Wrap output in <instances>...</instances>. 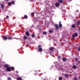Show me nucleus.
<instances>
[{
  "label": "nucleus",
  "instance_id": "1",
  "mask_svg": "<svg viewBox=\"0 0 80 80\" xmlns=\"http://www.w3.org/2000/svg\"><path fill=\"white\" fill-rule=\"evenodd\" d=\"M54 26L55 27H56V30H58L59 29V27L58 26V25L55 24Z\"/></svg>",
  "mask_w": 80,
  "mask_h": 80
},
{
  "label": "nucleus",
  "instance_id": "2",
  "mask_svg": "<svg viewBox=\"0 0 80 80\" xmlns=\"http://www.w3.org/2000/svg\"><path fill=\"white\" fill-rule=\"evenodd\" d=\"M6 70L8 72H10L11 71V68L10 67H8L7 68Z\"/></svg>",
  "mask_w": 80,
  "mask_h": 80
},
{
  "label": "nucleus",
  "instance_id": "3",
  "mask_svg": "<svg viewBox=\"0 0 80 80\" xmlns=\"http://www.w3.org/2000/svg\"><path fill=\"white\" fill-rule=\"evenodd\" d=\"M26 35L27 36H28V37H29V32H28V31H27L26 32Z\"/></svg>",
  "mask_w": 80,
  "mask_h": 80
},
{
  "label": "nucleus",
  "instance_id": "4",
  "mask_svg": "<svg viewBox=\"0 0 80 80\" xmlns=\"http://www.w3.org/2000/svg\"><path fill=\"white\" fill-rule=\"evenodd\" d=\"M74 35H73L72 36V37H73V38L75 37H75H77V36H78V34H77V33H75L74 34Z\"/></svg>",
  "mask_w": 80,
  "mask_h": 80
},
{
  "label": "nucleus",
  "instance_id": "5",
  "mask_svg": "<svg viewBox=\"0 0 80 80\" xmlns=\"http://www.w3.org/2000/svg\"><path fill=\"white\" fill-rule=\"evenodd\" d=\"M62 60L64 62H65L67 60V58H62Z\"/></svg>",
  "mask_w": 80,
  "mask_h": 80
},
{
  "label": "nucleus",
  "instance_id": "6",
  "mask_svg": "<svg viewBox=\"0 0 80 80\" xmlns=\"http://www.w3.org/2000/svg\"><path fill=\"white\" fill-rule=\"evenodd\" d=\"M1 6L2 9V10H3V8H4V6L3 5V4H1Z\"/></svg>",
  "mask_w": 80,
  "mask_h": 80
},
{
  "label": "nucleus",
  "instance_id": "7",
  "mask_svg": "<svg viewBox=\"0 0 80 80\" xmlns=\"http://www.w3.org/2000/svg\"><path fill=\"white\" fill-rule=\"evenodd\" d=\"M54 49V48L52 47L50 48V50H51V51H53Z\"/></svg>",
  "mask_w": 80,
  "mask_h": 80
},
{
  "label": "nucleus",
  "instance_id": "8",
  "mask_svg": "<svg viewBox=\"0 0 80 80\" xmlns=\"http://www.w3.org/2000/svg\"><path fill=\"white\" fill-rule=\"evenodd\" d=\"M9 66L8 64H5L4 65V67H5V68H8V67Z\"/></svg>",
  "mask_w": 80,
  "mask_h": 80
},
{
  "label": "nucleus",
  "instance_id": "9",
  "mask_svg": "<svg viewBox=\"0 0 80 80\" xmlns=\"http://www.w3.org/2000/svg\"><path fill=\"white\" fill-rule=\"evenodd\" d=\"M63 2V1L62 0H58V3H62Z\"/></svg>",
  "mask_w": 80,
  "mask_h": 80
},
{
  "label": "nucleus",
  "instance_id": "10",
  "mask_svg": "<svg viewBox=\"0 0 80 80\" xmlns=\"http://www.w3.org/2000/svg\"><path fill=\"white\" fill-rule=\"evenodd\" d=\"M22 79L21 77H18L17 78V80H22Z\"/></svg>",
  "mask_w": 80,
  "mask_h": 80
},
{
  "label": "nucleus",
  "instance_id": "11",
  "mask_svg": "<svg viewBox=\"0 0 80 80\" xmlns=\"http://www.w3.org/2000/svg\"><path fill=\"white\" fill-rule=\"evenodd\" d=\"M8 38L6 36H4L3 37V39L4 40H6Z\"/></svg>",
  "mask_w": 80,
  "mask_h": 80
},
{
  "label": "nucleus",
  "instance_id": "12",
  "mask_svg": "<svg viewBox=\"0 0 80 80\" xmlns=\"http://www.w3.org/2000/svg\"><path fill=\"white\" fill-rule=\"evenodd\" d=\"M80 23V21H78L77 22V23L76 24L77 25H79Z\"/></svg>",
  "mask_w": 80,
  "mask_h": 80
},
{
  "label": "nucleus",
  "instance_id": "13",
  "mask_svg": "<svg viewBox=\"0 0 80 80\" xmlns=\"http://www.w3.org/2000/svg\"><path fill=\"white\" fill-rule=\"evenodd\" d=\"M55 5L56 7H58L59 6V4L58 3H55Z\"/></svg>",
  "mask_w": 80,
  "mask_h": 80
},
{
  "label": "nucleus",
  "instance_id": "14",
  "mask_svg": "<svg viewBox=\"0 0 80 80\" xmlns=\"http://www.w3.org/2000/svg\"><path fill=\"white\" fill-rule=\"evenodd\" d=\"M28 17L27 15H25L24 16V18H25V19H27V18Z\"/></svg>",
  "mask_w": 80,
  "mask_h": 80
},
{
  "label": "nucleus",
  "instance_id": "15",
  "mask_svg": "<svg viewBox=\"0 0 80 80\" xmlns=\"http://www.w3.org/2000/svg\"><path fill=\"white\" fill-rule=\"evenodd\" d=\"M23 38L24 40H27V37L26 36H24L23 37Z\"/></svg>",
  "mask_w": 80,
  "mask_h": 80
},
{
  "label": "nucleus",
  "instance_id": "16",
  "mask_svg": "<svg viewBox=\"0 0 80 80\" xmlns=\"http://www.w3.org/2000/svg\"><path fill=\"white\" fill-rule=\"evenodd\" d=\"M72 68L74 69H75L77 68V66L75 65L73 66Z\"/></svg>",
  "mask_w": 80,
  "mask_h": 80
},
{
  "label": "nucleus",
  "instance_id": "17",
  "mask_svg": "<svg viewBox=\"0 0 80 80\" xmlns=\"http://www.w3.org/2000/svg\"><path fill=\"white\" fill-rule=\"evenodd\" d=\"M38 51L39 52H42V48H39L38 49Z\"/></svg>",
  "mask_w": 80,
  "mask_h": 80
},
{
  "label": "nucleus",
  "instance_id": "18",
  "mask_svg": "<svg viewBox=\"0 0 80 80\" xmlns=\"http://www.w3.org/2000/svg\"><path fill=\"white\" fill-rule=\"evenodd\" d=\"M64 76L65 77H68V74H66L64 75Z\"/></svg>",
  "mask_w": 80,
  "mask_h": 80
},
{
  "label": "nucleus",
  "instance_id": "19",
  "mask_svg": "<svg viewBox=\"0 0 80 80\" xmlns=\"http://www.w3.org/2000/svg\"><path fill=\"white\" fill-rule=\"evenodd\" d=\"M59 26L60 28H61V27H62V25L61 24H59Z\"/></svg>",
  "mask_w": 80,
  "mask_h": 80
},
{
  "label": "nucleus",
  "instance_id": "20",
  "mask_svg": "<svg viewBox=\"0 0 80 80\" xmlns=\"http://www.w3.org/2000/svg\"><path fill=\"white\" fill-rule=\"evenodd\" d=\"M11 4H12V3L10 2H9L8 3V6H10Z\"/></svg>",
  "mask_w": 80,
  "mask_h": 80
},
{
  "label": "nucleus",
  "instance_id": "21",
  "mask_svg": "<svg viewBox=\"0 0 80 80\" xmlns=\"http://www.w3.org/2000/svg\"><path fill=\"white\" fill-rule=\"evenodd\" d=\"M31 37H32V38H34L35 37V34H32L31 35Z\"/></svg>",
  "mask_w": 80,
  "mask_h": 80
},
{
  "label": "nucleus",
  "instance_id": "22",
  "mask_svg": "<svg viewBox=\"0 0 80 80\" xmlns=\"http://www.w3.org/2000/svg\"><path fill=\"white\" fill-rule=\"evenodd\" d=\"M72 28H74L75 27V24H73L72 25Z\"/></svg>",
  "mask_w": 80,
  "mask_h": 80
},
{
  "label": "nucleus",
  "instance_id": "23",
  "mask_svg": "<svg viewBox=\"0 0 80 80\" xmlns=\"http://www.w3.org/2000/svg\"><path fill=\"white\" fill-rule=\"evenodd\" d=\"M11 68L12 69V70H14V69H15V68H14V67H12Z\"/></svg>",
  "mask_w": 80,
  "mask_h": 80
},
{
  "label": "nucleus",
  "instance_id": "24",
  "mask_svg": "<svg viewBox=\"0 0 80 80\" xmlns=\"http://www.w3.org/2000/svg\"><path fill=\"white\" fill-rule=\"evenodd\" d=\"M59 80H62V78L60 77L59 78Z\"/></svg>",
  "mask_w": 80,
  "mask_h": 80
},
{
  "label": "nucleus",
  "instance_id": "25",
  "mask_svg": "<svg viewBox=\"0 0 80 80\" xmlns=\"http://www.w3.org/2000/svg\"><path fill=\"white\" fill-rule=\"evenodd\" d=\"M14 3H15V2H14V1H12V5H14Z\"/></svg>",
  "mask_w": 80,
  "mask_h": 80
},
{
  "label": "nucleus",
  "instance_id": "26",
  "mask_svg": "<svg viewBox=\"0 0 80 80\" xmlns=\"http://www.w3.org/2000/svg\"><path fill=\"white\" fill-rule=\"evenodd\" d=\"M8 40H11V39H12V38L10 37H8Z\"/></svg>",
  "mask_w": 80,
  "mask_h": 80
},
{
  "label": "nucleus",
  "instance_id": "27",
  "mask_svg": "<svg viewBox=\"0 0 80 80\" xmlns=\"http://www.w3.org/2000/svg\"><path fill=\"white\" fill-rule=\"evenodd\" d=\"M49 32L50 33H52V32H53V31H52V30H50L49 31Z\"/></svg>",
  "mask_w": 80,
  "mask_h": 80
},
{
  "label": "nucleus",
  "instance_id": "28",
  "mask_svg": "<svg viewBox=\"0 0 80 80\" xmlns=\"http://www.w3.org/2000/svg\"><path fill=\"white\" fill-rule=\"evenodd\" d=\"M43 34L44 35H46L47 34V32H43Z\"/></svg>",
  "mask_w": 80,
  "mask_h": 80
},
{
  "label": "nucleus",
  "instance_id": "29",
  "mask_svg": "<svg viewBox=\"0 0 80 80\" xmlns=\"http://www.w3.org/2000/svg\"><path fill=\"white\" fill-rule=\"evenodd\" d=\"M8 80H11V78L10 77H9L8 78Z\"/></svg>",
  "mask_w": 80,
  "mask_h": 80
},
{
  "label": "nucleus",
  "instance_id": "30",
  "mask_svg": "<svg viewBox=\"0 0 80 80\" xmlns=\"http://www.w3.org/2000/svg\"><path fill=\"white\" fill-rule=\"evenodd\" d=\"M42 47V46H41V45H39L38 46V48H41V47Z\"/></svg>",
  "mask_w": 80,
  "mask_h": 80
},
{
  "label": "nucleus",
  "instance_id": "31",
  "mask_svg": "<svg viewBox=\"0 0 80 80\" xmlns=\"http://www.w3.org/2000/svg\"><path fill=\"white\" fill-rule=\"evenodd\" d=\"M74 80H78V79H77V78H74Z\"/></svg>",
  "mask_w": 80,
  "mask_h": 80
},
{
  "label": "nucleus",
  "instance_id": "32",
  "mask_svg": "<svg viewBox=\"0 0 80 80\" xmlns=\"http://www.w3.org/2000/svg\"><path fill=\"white\" fill-rule=\"evenodd\" d=\"M58 58H61V56H59L58 57Z\"/></svg>",
  "mask_w": 80,
  "mask_h": 80
},
{
  "label": "nucleus",
  "instance_id": "33",
  "mask_svg": "<svg viewBox=\"0 0 80 80\" xmlns=\"http://www.w3.org/2000/svg\"><path fill=\"white\" fill-rule=\"evenodd\" d=\"M75 60H76V61H78V58H75Z\"/></svg>",
  "mask_w": 80,
  "mask_h": 80
},
{
  "label": "nucleus",
  "instance_id": "34",
  "mask_svg": "<svg viewBox=\"0 0 80 80\" xmlns=\"http://www.w3.org/2000/svg\"><path fill=\"white\" fill-rule=\"evenodd\" d=\"M31 15L32 16H34V13H32L31 14Z\"/></svg>",
  "mask_w": 80,
  "mask_h": 80
},
{
  "label": "nucleus",
  "instance_id": "35",
  "mask_svg": "<svg viewBox=\"0 0 80 80\" xmlns=\"http://www.w3.org/2000/svg\"><path fill=\"white\" fill-rule=\"evenodd\" d=\"M78 50L79 51L80 50V47H79V48H78Z\"/></svg>",
  "mask_w": 80,
  "mask_h": 80
},
{
  "label": "nucleus",
  "instance_id": "36",
  "mask_svg": "<svg viewBox=\"0 0 80 80\" xmlns=\"http://www.w3.org/2000/svg\"><path fill=\"white\" fill-rule=\"evenodd\" d=\"M6 18H9V16H6Z\"/></svg>",
  "mask_w": 80,
  "mask_h": 80
},
{
  "label": "nucleus",
  "instance_id": "37",
  "mask_svg": "<svg viewBox=\"0 0 80 80\" xmlns=\"http://www.w3.org/2000/svg\"><path fill=\"white\" fill-rule=\"evenodd\" d=\"M16 73H18V71H16Z\"/></svg>",
  "mask_w": 80,
  "mask_h": 80
},
{
  "label": "nucleus",
  "instance_id": "38",
  "mask_svg": "<svg viewBox=\"0 0 80 80\" xmlns=\"http://www.w3.org/2000/svg\"><path fill=\"white\" fill-rule=\"evenodd\" d=\"M59 24H61V22H59Z\"/></svg>",
  "mask_w": 80,
  "mask_h": 80
},
{
  "label": "nucleus",
  "instance_id": "39",
  "mask_svg": "<svg viewBox=\"0 0 80 80\" xmlns=\"http://www.w3.org/2000/svg\"><path fill=\"white\" fill-rule=\"evenodd\" d=\"M34 0H31V1L33 2V1H34Z\"/></svg>",
  "mask_w": 80,
  "mask_h": 80
},
{
  "label": "nucleus",
  "instance_id": "40",
  "mask_svg": "<svg viewBox=\"0 0 80 80\" xmlns=\"http://www.w3.org/2000/svg\"><path fill=\"white\" fill-rule=\"evenodd\" d=\"M79 29L80 30V27H79Z\"/></svg>",
  "mask_w": 80,
  "mask_h": 80
},
{
  "label": "nucleus",
  "instance_id": "41",
  "mask_svg": "<svg viewBox=\"0 0 80 80\" xmlns=\"http://www.w3.org/2000/svg\"><path fill=\"white\" fill-rule=\"evenodd\" d=\"M78 62L79 63H80V61H78Z\"/></svg>",
  "mask_w": 80,
  "mask_h": 80
},
{
  "label": "nucleus",
  "instance_id": "42",
  "mask_svg": "<svg viewBox=\"0 0 80 80\" xmlns=\"http://www.w3.org/2000/svg\"><path fill=\"white\" fill-rule=\"evenodd\" d=\"M79 17H80V15H79Z\"/></svg>",
  "mask_w": 80,
  "mask_h": 80
}]
</instances>
